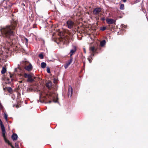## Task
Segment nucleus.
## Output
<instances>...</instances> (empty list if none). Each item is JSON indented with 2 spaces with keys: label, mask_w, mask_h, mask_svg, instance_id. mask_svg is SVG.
Instances as JSON below:
<instances>
[{
  "label": "nucleus",
  "mask_w": 148,
  "mask_h": 148,
  "mask_svg": "<svg viewBox=\"0 0 148 148\" xmlns=\"http://www.w3.org/2000/svg\"><path fill=\"white\" fill-rule=\"evenodd\" d=\"M16 25V22L13 21L11 25L2 28L0 31L2 36L10 40H12V38L15 35L14 30L15 29Z\"/></svg>",
  "instance_id": "1"
},
{
  "label": "nucleus",
  "mask_w": 148,
  "mask_h": 148,
  "mask_svg": "<svg viewBox=\"0 0 148 148\" xmlns=\"http://www.w3.org/2000/svg\"><path fill=\"white\" fill-rule=\"evenodd\" d=\"M0 125L1 130L2 131V136L4 138V139L5 142L7 143H8L9 145H11V143H10L9 141L7 140L5 136V129L4 127L3 124L1 120L0 119Z\"/></svg>",
  "instance_id": "2"
},
{
  "label": "nucleus",
  "mask_w": 148,
  "mask_h": 148,
  "mask_svg": "<svg viewBox=\"0 0 148 148\" xmlns=\"http://www.w3.org/2000/svg\"><path fill=\"white\" fill-rule=\"evenodd\" d=\"M90 51L91 53V55L88 57V59L89 62L90 63L92 61V60L90 59L91 58V59L92 58L91 56H94V53L96 52V50L94 47H90Z\"/></svg>",
  "instance_id": "3"
},
{
  "label": "nucleus",
  "mask_w": 148,
  "mask_h": 148,
  "mask_svg": "<svg viewBox=\"0 0 148 148\" xmlns=\"http://www.w3.org/2000/svg\"><path fill=\"white\" fill-rule=\"evenodd\" d=\"M24 76L25 78H27V81L29 82H32L34 80L33 78V75L27 74L26 73H25L24 75Z\"/></svg>",
  "instance_id": "4"
},
{
  "label": "nucleus",
  "mask_w": 148,
  "mask_h": 148,
  "mask_svg": "<svg viewBox=\"0 0 148 148\" xmlns=\"http://www.w3.org/2000/svg\"><path fill=\"white\" fill-rule=\"evenodd\" d=\"M66 24L69 28L72 29L74 25V23L73 21L69 20L66 22Z\"/></svg>",
  "instance_id": "5"
},
{
  "label": "nucleus",
  "mask_w": 148,
  "mask_h": 148,
  "mask_svg": "<svg viewBox=\"0 0 148 148\" xmlns=\"http://www.w3.org/2000/svg\"><path fill=\"white\" fill-rule=\"evenodd\" d=\"M101 11L100 8H95L93 11V14L95 15H99Z\"/></svg>",
  "instance_id": "6"
},
{
  "label": "nucleus",
  "mask_w": 148,
  "mask_h": 148,
  "mask_svg": "<svg viewBox=\"0 0 148 148\" xmlns=\"http://www.w3.org/2000/svg\"><path fill=\"white\" fill-rule=\"evenodd\" d=\"M73 93V89L71 86H69V88L68 90V95L69 97H71Z\"/></svg>",
  "instance_id": "7"
},
{
  "label": "nucleus",
  "mask_w": 148,
  "mask_h": 148,
  "mask_svg": "<svg viewBox=\"0 0 148 148\" xmlns=\"http://www.w3.org/2000/svg\"><path fill=\"white\" fill-rule=\"evenodd\" d=\"M25 69L29 71H30L32 70V66L31 64H30L28 65L25 66Z\"/></svg>",
  "instance_id": "8"
},
{
  "label": "nucleus",
  "mask_w": 148,
  "mask_h": 148,
  "mask_svg": "<svg viewBox=\"0 0 148 148\" xmlns=\"http://www.w3.org/2000/svg\"><path fill=\"white\" fill-rule=\"evenodd\" d=\"M106 20L107 23L110 24H113L115 22L114 20L110 18H107L106 19Z\"/></svg>",
  "instance_id": "9"
},
{
  "label": "nucleus",
  "mask_w": 148,
  "mask_h": 148,
  "mask_svg": "<svg viewBox=\"0 0 148 148\" xmlns=\"http://www.w3.org/2000/svg\"><path fill=\"white\" fill-rule=\"evenodd\" d=\"M73 58H71L70 60L68 61V62L66 63V64L64 65V67L65 68V69H66L68 66L71 64L72 60Z\"/></svg>",
  "instance_id": "10"
},
{
  "label": "nucleus",
  "mask_w": 148,
  "mask_h": 148,
  "mask_svg": "<svg viewBox=\"0 0 148 148\" xmlns=\"http://www.w3.org/2000/svg\"><path fill=\"white\" fill-rule=\"evenodd\" d=\"M76 51V49L75 47H74L73 49H72L71 50L69 54L70 55V56L71 57H71L72 56L73 54L74 53H75V51Z\"/></svg>",
  "instance_id": "11"
},
{
  "label": "nucleus",
  "mask_w": 148,
  "mask_h": 148,
  "mask_svg": "<svg viewBox=\"0 0 148 148\" xmlns=\"http://www.w3.org/2000/svg\"><path fill=\"white\" fill-rule=\"evenodd\" d=\"M52 85V83L50 82H47L46 84V86L49 88H50Z\"/></svg>",
  "instance_id": "12"
},
{
  "label": "nucleus",
  "mask_w": 148,
  "mask_h": 148,
  "mask_svg": "<svg viewBox=\"0 0 148 148\" xmlns=\"http://www.w3.org/2000/svg\"><path fill=\"white\" fill-rule=\"evenodd\" d=\"M17 135L16 134H13L12 136V138L13 140H16L17 139Z\"/></svg>",
  "instance_id": "13"
},
{
  "label": "nucleus",
  "mask_w": 148,
  "mask_h": 148,
  "mask_svg": "<svg viewBox=\"0 0 148 148\" xmlns=\"http://www.w3.org/2000/svg\"><path fill=\"white\" fill-rule=\"evenodd\" d=\"M46 94L45 93L43 92H42L40 93V97H45V95H46Z\"/></svg>",
  "instance_id": "14"
},
{
  "label": "nucleus",
  "mask_w": 148,
  "mask_h": 148,
  "mask_svg": "<svg viewBox=\"0 0 148 148\" xmlns=\"http://www.w3.org/2000/svg\"><path fill=\"white\" fill-rule=\"evenodd\" d=\"M41 66L42 68H45L46 66V64L44 62H42L41 64Z\"/></svg>",
  "instance_id": "15"
},
{
  "label": "nucleus",
  "mask_w": 148,
  "mask_h": 148,
  "mask_svg": "<svg viewBox=\"0 0 148 148\" xmlns=\"http://www.w3.org/2000/svg\"><path fill=\"white\" fill-rule=\"evenodd\" d=\"M6 71V69L4 67H3L2 68V70L1 71V73L2 74H3L5 73Z\"/></svg>",
  "instance_id": "16"
},
{
  "label": "nucleus",
  "mask_w": 148,
  "mask_h": 148,
  "mask_svg": "<svg viewBox=\"0 0 148 148\" xmlns=\"http://www.w3.org/2000/svg\"><path fill=\"white\" fill-rule=\"evenodd\" d=\"M106 43V41L103 40L100 42V45L101 46H103Z\"/></svg>",
  "instance_id": "17"
},
{
  "label": "nucleus",
  "mask_w": 148,
  "mask_h": 148,
  "mask_svg": "<svg viewBox=\"0 0 148 148\" xmlns=\"http://www.w3.org/2000/svg\"><path fill=\"white\" fill-rule=\"evenodd\" d=\"M4 114V118L6 120V121H7L8 120V115L5 113V112Z\"/></svg>",
  "instance_id": "18"
},
{
  "label": "nucleus",
  "mask_w": 148,
  "mask_h": 148,
  "mask_svg": "<svg viewBox=\"0 0 148 148\" xmlns=\"http://www.w3.org/2000/svg\"><path fill=\"white\" fill-rule=\"evenodd\" d=\"M7 89L9 92H11L12 91V89L10 87H8Z\"/></svg>",
  "instance_id": "19"
},
{
  "label": "nucleus",
  "mask_w": 148,
  "mask_h": 148,
  "mask_svg": "<svg viewBox=\"0 0 148 148\" xmlns=\"http://www.w3.org/2000/svg\"><path fill=\"white\" fill-rule=\"evenodd\" d=\"M124 4H123L121 5L120 9L121 10H123L124 9Z\"/></svg>",
  "instance_id": "20"
},
{
  "label": "nucleus",
  "mask_w": 148,
  "mask_h": 148,
  "mask_svg": "<svg viewBox=\"0 0 148 148\" xmlns=\"http://www.w3.org/2000/svg\"><path fill=\"white\" fill-rule=\"evenodd\" d=\"M106 29V27H103L100 28V29L102 31H104Z\"/></svg>",
  "instance_id": "21"
},
{
  "label": "nucleus",
  "mask_w": 148,
  "mask_h": 148,
  "mask_svg": "<svg viewBox=\"0 0 148 148\" xmlns=\"http://www.w3.org/2000/svg\"><path fill=\"white\" fill-rule=\"evenodd\" d=\"M39 57L41 58V59H43V56L42 55V54H40L39 55Z\"/></svg>",
  "instance_id": "22"
},
{
  "label": "nucleus",
  "mask_w": 148,
  "mask_h": 148,
  "mask_svg": "<svg viewBox=\"0 0 148 148\" xmlns=\"http://www.w3.org/2000/svg\"><path fill=\"white\" fill-rule=\"evenodd\" d=\"M47 72L48 73H50V70L48 68H47Z\"/></svg>",
  "instance_id": "23"
},
{
  "label": "nucleus",
  "mask_w": 148,
  "mask_h": 148,
  "mask_svg": "<svg viewBox=\"0 0 148 148\" xmlns=\"http://www.w3.org/2000/svg\"><path fill=\"white\" fill-rule=\"evenodd\" d=\"M101 19L102 21H104L105 20V18L104 17H103L101 18Z\"/></svg>",
  "instance_id": "24"
},
{
  "label": "nucleus",
  "mask_w": 148,
  "mask_h": 148,
  "mask_svg": "<svg viewBox=\"0 0 148 148\" xmlns=\"http://www.w3.org/2000/svg\"><path fill=\"white\" fill-rule=\"evenodd\" d=\"M25 40H26V41L27 42H28V39L26 38H25Z\"/></svg>",
  "instance_id": "25"
},
{
  "label": "nucleus",
  "mask_w": 148,
  "mask_h": 148,
  "mask_svg": "<svg viewBox=\"0 0 148 148\" xmlns=\"http://www.w3.org/2000/svg\"><path fill=\"white\" fill-rule=\"evenodd\" d=\"M84 52L85 53H86V49L84 48Z\"/></svg>",
  "instance_id": "26"
},
{
  "label": "nucleus",
  "mask_w": 148,
  "mask_h": 148,
  "mask_svg": "<svg viewBox=\"0 0 148 148\" xmlns=\"http://www.w3.org/2000/svg\"><path fill=\"white\" fill-rule=\"evenodd\" d=\"M18 145H16V144H15V147H18Z\"/></svg>",
  "instance_id": "27"
},
{
  "label": "nucleus",
  "mask_w": 148,
  "mask_h": 148,
  "mask_svg": "<svg viewBox=\"0 0 148 148\" xmlns=\"http://www.w3.org/2000/svg\"><path fill=\"white\" fill-rule=\"evenodd\" d=\"M127 0H123V2L124 3L126 2Z\"/></svg>",
  "instance_id": "28"
},
{
  "label": "nucleus",
  "mask_w": 148,
  "mask_h": 148,
  "mask_svg": "<svg viewBox=\"0 0 148 148\" xmlns=\"http://www.w3.org/2000/svg\"><path fill=\"white\" fill-rule=\"evenodd\" d=\"M2 108V106H1L0 104V108Z\"/></svg>",
  "instance_id": "29"
},
{
  "label": "nucleus",
  "mask_w": 148,
  "mask_h": 148,
  "mask_svg": "<svg viewBox=\"0 0 148 148\" xmlns=\"http://www.w3.org/2000/svg\"><path fill=\"white\" fill-rule=\"evenodd\" d=\"M10 75V77H12V75Z\"/></svg>",
  "instance_id": "30"
},
{
  "label": "nucleus",
  "mask_w": 148,
  "mask_h": 148,
  "mask_svg": "<svg viewBox=\"0 0 148 148\" xmlns=\"http://www.w3.org/2000/svg\"><path fill=\"white\" fill-rule=\"evenodd\" d=\"M12 148H14V147H13L12 146Z\"/></svg>",
  "instance_id": "31"
},
{
  "label": "nucleus",
  "mask_w": 148,
  "mask_h": 148,
  "mask_svg": "<svg viewBox=\"0 0 148 148\" xmlns=\"http://www.w3.org/2000/svg\"><path fill=\"white\" fill-rule=\"evenodd\" d=\"M57 102V101H55V102Z\"/></svg>",
  "instance_id": "32"
},
{
  "label": "nucleus",
  "mask_w": 148,
  "mask_h": 148,
  "mask_svg": "<svg viewBox=\"0 0 148 148\" xmlns=\"http://www.w3.org/2000/svg\"><path fill=\"white\" fill-rule=\"evenodd\" d=\"M85 63H84V65H85Z\"/></svg>",
  "instance_id": "33"
}]
</instances>
